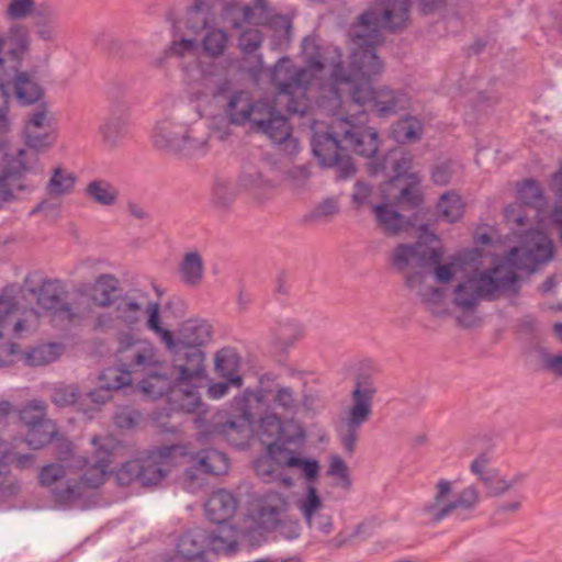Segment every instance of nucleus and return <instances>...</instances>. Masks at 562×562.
<instances>
[{
	"label": "nucleus",
	"instance_id": "obj_1",
	"mask_svg": "<svg viewBox=\"0 0 562 562\" xmlns=\"http://www.w3.org/2000/svg\"><path fill=\"white\" fill-rule=\"evenodd\" d=\"M411 0H375L349 31L352 44L346 68L338 54L333 63L330 80L337 98L351 94L356 86L370 85L384 71V63L376 47L384 43L381 31L391 34L404 31L409 22Z\"/></svg>",
	"mask_w": 562,
	"mask_h": 562
},
{
	"label": "nucleus",
	"instance_id": "obj_2",
	"mask_svg": "<svg viewBox=\"0 0 562 562\" xmlns=\"http://www.w3.org/2000/svg\"><path fill=\"white\" fill-rule=\"evenodd\" d=\"M312 80L313 75L307 69L278 64L271 74V82L277 89L272 102H254L249 92L238 91L229 98L226 114L233 124L244 125L249 122L256 132L267 135L274 143L282 144L290 140L292 127L288 117L277 106H284L289 114H304V99Z\"/></svg>",
	"mask_w": 562,
	"mask_h": 562
},
{
	"label": "nucleus",
	"instance_id": "obj_3",
	"mask_svg": "<svg viewBox=\"0 0 562 562\" xmlns=\"http://www.w3.org/2000/svg\"><path fill=\"white\" fill-rule=\"evenodd\" d=\"M553 247L548 236L540 232H529L520 247L513 248L509 256L491 269L480 270L474 263L469 272L458 280L452 290L453 306L472 314L480 302L492 300L501 291L510 288L518 270L533 272L540 263L551 260Z\"/></svg>",
	"mask_w": 562,
	"mask_h": 562
},
{
	"label": "nucleus",
	"instance_id": "obj_4",
	"mask_svg": "<svg viewBox=\"0 0 562 562\" xmlns=\"http://www.w3.org/2000/svg\"><path fill=\"white\" fill-rule=\"evenodd\" d=\"M211 326L206 323L194 321L184 323L180 337L176 339L179 346L177 349H169L172 355L170 376L154 379L156 394L168 389L169 385L183 390L181 409L188 413L194 412L201 405L198 384L204 375L205 355L199 347L211 339Z\"/></svg>",
	"mask_w": 562,
	"mask_h": 562
},
{
	"label": "nucleus",
	"instance_id": "obj_5",
	"mask_svg": "<svg viewBox=\"0 0 562 562\" xmlns=\"http://www.w3.org/2000/svg\"><path fill=\"white\" fill-rule=\"evenodd\" d=\"M254 404L279 414H294L299 407L297 394L285 385L274 384L245 390L231 401L227 408L214 417V432L233 445L246 438L252 430Z\"/></svg>",
	"mask_w": 562,
	"mask_h": 562
},
{
	"label": "nucleus",
	"instance_id": "obj_6",
	"mask_svg": "<svg viewBox=\"0 0 562 562\" xmlns=\"http://www.w3.org/2000/svg\"><path fill=\"white\" fill-rule=\"evenodd\" d=\"M91 442L95 447L93 461L79 481L58 463L45 465L41 470L40 483L49 490L56 502L66 504L78 499L86 488H97L102 485L111 473L110 465L114 456L113 439L94 436Z\"/></svg>",
	"mask_w": 562,
	"mask_h": 562
},
{
	"label": "nucleus",
	"instance_id": "obj_7",
	"mask_svg": "<svg viewBox=\"0 0 562 562\" xmlns=\"http://www.w3.org/2000/svg\"><path fill=\"white\" fill-rule=\"evenodd\" d=\"M341 124L344 145L358 156L368 158L369 176H376L392 170L394 176H419L412 153L402 147L390 149L385 155L378 156L381 139L374 127L357 124L347 117L336 120Z\"/></svg>",
	"mask_w": 562,
	"mask_h": 562
},
{
	"label": "nucleus",
	"instance_id": "obj_8",
	"mask_svg": "<svg viewBox=\"0 0 562 562\" xmlns=\"http://www.w3.org/2000/svg\"><path fill=\"white\" fill-rule=\"evenodd\" d=\"M120 355L124 361V369L120 370L121 373L127 374L131 379V373H140L145 378L140 381V390L147 397L155 400L167 393H171L172 400L179 403L181 409V403L183 402V390L169 385L168 389L160 393H154L150 390H156L155 378L157 376H170L164 374V363L158 357L156 346L148 339H142L136 337L134 334L125 333L119 336Z\"/></svg>",
	"mask_w": 562,
	"mask_h": 562
},
{
	"label": "nucleus",
	"instance_id": "obj_9",
	"mask_svg": "<svg viewBox=\"0 0 562 562\" xmlns=\"http://www.w3.org/2000/svg\"><path fill=\"white\" fill-rule=\"evenodd\" d=\"M261 417L259 419L258 436L267 443V454L280 467L297 468L304 477L312 482L319 473L321 464L315 459H305L301 452L285 447L286 440L282 439V414L266 411L257 405Z\"/></svg>",
	"mask_w": 562,
	"mask_h": 562
},
{
	"label": "nucleus",
	"instance_id": "obj_10",
	"mask_svg": "<svg viewBox=\"0 0 562 562\" xmlns=\"http://www.w3.org/2000/svg\"><path fill=\"white\" fill-rule=\"evenodd\" d=\"M481 499L476 485L470 484L457 492L454 481L439 479L432 499L424 506L423 513L431 522H440L450 516L464 519L477 508Z\"/></svg>",
	"mask_w": 562,
	"mask_h": 562
},
{
	"label": "nucleus",
	"instance_id": "obj_11",
	"mask_svg": "<svg viewBox=\"0 0 562 562\" xmlns=\"http://www.w3.org/2000/svg\"><path fill=\"white\" fill-rule=\"evenodd\" d=\"M183 454L181 446L162 447L143 459L125 462L115 474L116 481L122 486L134 481L142 485L158 484L175 464V458Z\"/></svg>",
	"mask_w": 562,
	"mask_h": 562
},
{
	"label": "nucleus",
	"instance_id": "obj_12",
	"mask_svg": "<svg viewBox=\"0 0 562 562\" xmlns=\"http://www.w3.org/2000/svg\"><path fill=\"white\" fill-rule=\"evenodd\" d=\"M311 146L314 157L322 167H336L340 176H352L357 172L353 159L344 145L339 122L334 125L314 124Z\"/></svg>",
	"mask_w": 562,
	"mask_h": 562
},
{
	"label": "nucleus",
	"instance_id": "obj_13",
	"mask_svg": "<svg viewBox=\"0 0 562 562\" xmlns=\"http://www.w3.org/2000/svg\"><path fill=\"white\" fill-rule=\"evenodd\" d=\"M376 386L369 376L359 375L355 380L351 392L352 404L346 411L345 417L338 428L340 442L346 451L352 453L358 439V430L369 420Z\"/></svg>",
	"mask_w": 562,
	"mask_h": 562
},
{
	"label": "nucleus",
	"instance_id": "obj_14",
	"mask_svg": "<svg viewBox=\"0 0 562 562\" xmlns=\"http://www.w3.org/2000/svg\"><path fill=\"white\" fill-rule=\"evenodd\" d=\"M25 144L29 149L21 148L15 155H5L4 167L0 176H23L25 173H43L38 161V153L45 151L56 140L55 133L46 126L44 130L25 131Z\"/></svg>",
	"mask_w": 562,
	"mask_h": 562
},
{
	"label": "nucleus",
	"instance_id": "obj_15",
	"mask_svg": "<svg viewBox=\"0 0 562 562\" xmlns=\"http://www.w3.org/2000/svg\"><path fill=\"white\" fill-rule=\"evenodd\" d=\"M443 254L442 247H432L420 258L422 266H434V278L441 284L450 283L459 274L464 276L474 263H482V252L479 249L460 251L441 262Z\"/></svg>",
	"mask_w": 562,
	"mask_h": 562
},
{
	"label": "nucleus",
	"instance_id": "obj_16",
	"mask_svg": "<svg viewBox=\"0 0 562 562\" xmlns=\"http://www.w3.org/2000/svg\"><path fill=\"white\" fill-rule=\"evenodd\" d=\"M113 313H101L94 319V328L105 330L124 326L136 327L144 315V304L128 294L117 296L112 305Z\"/></svg>",
	"mask_w": 562,
	"mask_h": 562
},
{
	"label": "nucleus",
	"instance_id": "obj_17",
	"mask_svg": "<svg viewBox=\"0 0 562 562\" xmlns=\"http://www.w3.org/2000/svg\"><path fill=\"white\" fill-rule=\"evenodd\" d=\"M296 507L310 529L324 535L333 531V516L314 485H308L297 497Z\"/></svg>",
	"mask_w": 562,
	"mask_h": 562
},
{
	"label": "nucleus",
	"instance_id": "obj_18",
	"mask_svg": "<svg viewBox=\"0 0 562 562\" xmlns=\"http://www.w3.org/2000/svg\"><path fill=\"white\" fill-rule=\"evenodd\" d=\"M154 143L160 149H167L175 153H192L201 148L203 142L193 139L190 131L171 120L160 121L154 132Z\"/></svg>",
	"mask_w": 562,
	"mask_h": 562
},
{
	"label": "nucleus",
	"instance_id": "obj_19",
	"mask_svg": "<svg viewBox=\"0 0 562 562\" xmlns=\"http://www.w3.org/2000/svg\"><path fill=\"white\" fill-rule=\"evenodd\" d=\"M350 100L361 108L370 109L379 116L394 114L398 106V97L394 90L383 87L374 89L372 83L356 86L348 95Z\"/></svg>",
	"mask_w": 562,
	"mask_h": 562
},
{
	"label": "nucleus",
	"instance_id": "obj_20",
	"mask_svg": "<svg viewBox=\"0 0 562 562\" xmlns=\"http://www.w3.org/2000/svg\"><path fill=\"white\" fill-rule=\"evenodd\" d=\"M209 551L207 532L194 528L179 538L175 553L164 562H207Z\"/></svg>",
	"mask_w": 562,
	"mask_h": 562
},
{
	"label": "nucleus",
	"instance_id": "obj_21",
	"mask_svg": "<svg viewBox=\"0 0 562 562\" xmlns=\"http://www.w3.org/2000/svg\"><path fill=\"white\" fill-rule=\"evenodd\" d=\"M395 180L396 178H390L383 186H378L370 178H356L351 191L352 209L356 211L363 207L373 210L382 200L390 196L392 188L397 187Z\"/></svg>",
	"mask_w": 562,
	"mask_h": 562
},
{
	"label": "nucleus",
	"instance_id": "obj_22",
	"mask_svg": "<svg viewBox=\"0 0 562 562\" xmlns=\"http://www.w3.org/2000/svg\"><path fill=\"white\" fill-rule=\"evenodd\" d=\"M427 274L425 272H413L406 277V285L414 292L426 308L434 315L446 313V293L445 290L427 285L425 283Z\"/></svg>",
	"mask_w": 562,
	"mask_h": 562
},
{
	"label": "nucleus",
	"instance_id": "obj_23",
	"mask_svg": "<svg viewBox=\"0 0 562 562\" xmlns=\"http://www.w3.org/2000/svg\"><path fill=\"white\" fill-rule=\"evenodd\" d=\"M290 503L288 497L274 491L265 493L259 501L258 525L266 530L277 529L283 521Z\"/></svg>",
	"mask_w": 562,
	"mask_h": 562
},
{
	"label": "nucleus",
	"instance_id": "obj_24",
	"mask_svg": "<svg viewBox=\"0 0 562 562\" xmlns=\"http://www.w3.org/2000/svg\"><path fill=\"white\" fill-rule=\"evenodd\" d=\"M12 307L11 300L0 295V367L11 364L16 356V346L4 337L7 327L12 325L15 335H20L26 328L24 321L13 319Z\"/></svg>",
	"mask_w": 562,
	"mask_h": 562
},
{
	"label": "nucleus",
	"instance_id": "obj_25",
	"mask_svg": "<svg viewBox=\"0 0 562 562\" xmlns=\"http://www.w3.org/2000/svg\"><path fill=\"white\" fill-rule=\"evenodd\" d=\"M103 382L98 389L89 392L81 401V405H95L94 408L105 404L112 397L113 390H120L131 383L127 374L121 373L120 369L109 368L101 374Z\"/></svg>",
	"mask_w": 562,
	"mask_h": 562
},
{
	"label": "nucleus",
	"instance_id": "obj_26",
	"mask_svg": "<svg viewBox=\"0 0 562 562\" xmlns=\"http://www.w3.org/2000/svg\"><path fill=\"white\" fill-rule=\"evenodd\" d=\"M237 507V498L226 490L213 492L204 505L206 518L217 525L228 521L235 515Z\"/></svg>",
	"mask_w": 562,
	"mask_h": 562
},
{
	"label": "nucleus",
	"instance_id": "obj_27",
	"mask_svg": "<svg viewBox=\"0 0 562 562\" xmlns=\"http://www.w3.org/2000/svg\"><path fill=\"white\" fill-rule=\"evenodd\" d=\"M392 198L393 193H390V196L375 205L372 212L374 214L376 225L383 231V233L390 236H395L406 231L411 226V223L404 215L391 206L390 203L393 202Z\"/></svg>",
	"mask_w": 562,
	"mask_h": 562
},
{
	"label": "nucleus",
	"instance_id": "obj_28",
	"mask_svg": "<svg viewBox=\"0 0 562 562\" xmlns=\"http://www.w3.org/2000/svg\"><path fill=\"white\" fill-rule=\"evenodd\" d=\"M128 111L123 105H116L104 124L100 127L103 140L110 147L127 134Z\"/></svg>",
	"mask_w": 562,
	"mask_h": 562
},
{
	"label": "nucleus",
	"instance_id": "obj_29",
	"mask_svg": "<svg viewBox=\"0 0 562 562\" xmlns=\"http://www.w3.org/2000/svg\"><path fill=\"white\" fill-rule=\"evenodd\" d=\"M240 536L239 529L222 524L213 532H207L209 549L215 553L232 554L237 550Z\"/></svg>",
	"mask_w": 562,
	"mask_h": 562
},
{
	"label": "nucleus",
	"instance_id": "obj_30",
	"mask_svg": "<svg viewBox=\"0 0 562 562\" xmlns=\"http://www.w3.org/2000/svg\"><path fill=\"white\" fill-rule=\"evenodd\" d=\"M7 42L11 45L8 49V56L10 60L14 63L13 69L18 71L31 46L30 34L26 26L21 24L11 26Z\"/></svg>",
	"mask_w": 562,
	"mask_h": 562
},
{
	"label": "nucleus",
	"instance_id": "obj_31",
	"mask_svg": "<svg viewBox=\"0 0 562 562\" xmlns=\"http://www.w3.org/2000/svg\"><path fill=\"white\" fill-rule=\"evenodd\" d=\"M13 88L15 98L21 105L34 104L44 95V89L27 71H20L14 76Z\"/></svg>",
	"mask_w": 562,
	"mask_h": 562
},
{
	"label": "nucleus",
	"instance_id": "obj_32",
	"mask_svg": "<svg viewBox=\"0 0 562 562\" xmlns=\"http://www.w3.org/2000/svg\"><path fill=\"white\" fill-rule=\"evenodd\" d=\"M181 282L190 288L199 286L204 278V261L200 252L189 251L184 254L179 265Z\"/></svg>",
	"mask_w": 562,
	"mask_h": 562
},
{
	"label": "nucleus",
	"instance_id": "obj_33",
	"mask_svg": "<svg viewBox=\"0 0 562 562\" xmlns=\"http://www.w3.org/2000/svg\"><path fill=\"white\" fill-rule=\"evenodd\" d=\"M240 358L234 349H222L215 355L216 372L229 380L235 387L243 385V378L238 374Z\"/></svg>",
	"mask_w": 562,
	"mask_h": 562
},
{
	"label": "nucleus",
	"instance_id": "obj_34",
	"mask_svg": "<svg viewBox=\"0 0 562 562\" xmlns=\"http://www.w3.org/2000/svg\"><path fill=\"white\" fill-rule=\"evenodd\" d=\"M239 186L240 189L259 201L272 198L282 189L281 182L274 178H239Z\"/></svg>",
	"mask_w": 562,
	"mask_h": 562
},
{
	"label": "nucleus",
	"instance_id": "obj_35",
	"mask_svg": "<svg viewBox=\"0 0 562 562\" xmlns=\"http://www.w3.org/2000/svg\"><path fill=\"white\" fill-rule=\"evenodd\" d=\"M391 135L398 144L415 143L423 136V123L415 116L405 115L392 124Z\"/></svg>",
	"mask_w": 562,
	"mask_h": 562
},
{
	"label": "nucleus",
	"instance_id": "obj_36",
	"mask_svg": "<svg viewBox=\"0 0 562 562\" xmlns=\"http://www.w3.org/2000/svg\"><path fill=\"white\" fill-rule=\"evenodd\" d=\"M144 314L147 315L146 327L153 331L160 341L166 346V349H177L179 345L171 330L164 328L160 323V305L157 302H149L144 306Z\"/></svg>",
	"mask_w": 562,
	"mask_h": 562
},
{
	"label": "nucleus",
	"instance_id": "obj_37",
	"mask_svg": "<svg viewBox=\"0 0 562 562\" xmlns=\"http://www.w3.org/2000/svg\"><path fill=\"white\" fill-rule=\"evenodd\" d=\"M341 206L338 196H327L322 199L314 207L304 215V223H329L340 214Z\"/></svg>",
	"mask_w": 562,
	"mask_h": 562
},
{
	"label": "nucleus",
	"instance_id": "obj_38",
	"mask_svg": "<svg viewBox=\"0 0 562 562\" xmlns=\"http://www.w3.org/2000/svg\"><path fill=\"white\" fill-rule=\"evenodd\" d=\"M239 180L232 181L229 178H216L212 186L211 200L214 206L224 210L229 207L238 193Z\"/></svg>",
	"mask_w": 562,
	"mask_h": 562
},
{
	"label": "nucleus",
	"instance_id": "obj_39",
	"mask_svg": "<svg viewBox=\"0 0 562 562\" xmlns=\"http://www.w3.org/2000/svg\"><path fill=\"white\" fill-rule=\"evenodd\" d=\"M33 22L37 36L45 42H53L56 38L58 23L57 13L49 7H42L33 14Z\"/></svg>",
	"mask_w": 562,
	"mask_h": 562
},
{
	"label": "nucleus",
	"instance_id": "obj_40",
	"mask_svg": "<svg viewBox=\"0 0 562 562\" xmlns=\"http://www.w3.org/2000/svg\"><path fill=\"white\" fill-rule=\"evenodd\" d=\"M119 289V281L111 274L98 277L92 294L93 303L99 307L112 306L115 302L114 293Z\"/></svg>",
	"mask_w": 562,
	"mask_h": 562
},
{
	"label": "nucleus",
	"instance_id": "obj_41",
	"mask_svg": "<svg viewBox=\"0 0 562 562\" xmlns=\"http://www.w3.org/2000/svg\"><path fill=\"white\" fill-rule=\"evenodd\" d=\"M526 473L522 472H516L508 475H498L496 471L493 475V479H491V481L484 486L488 496L499 497L522 484L526 480Z\"/></svg>",
	"mask_w": 562,
	"mask_h": 562
},
{
	"label": "nucleus",
	"instance_id": "obj_42",
	"mask_svg": "<svg viewBox=\"0 0 562 562\" xmlns=\"http://www.w3.org/2000/svg\"><path fill=\"white\" fill-rule=\"evenodd\" d=\"M38 302L44 308L52 311L53 321H75L83 316V312L77 306L63 303L55 296L46 297L42 294Z\"/></svg>",
	"mask_w": 562,
	"mask_h": 562
},
{
	"label": "nucleus",
	"instance_id": "obj_43",
	"mask_svg": "<svg viewBox=\"0 0 562 562\" xmlns=\"http://www.w3.org/2000/svg\"><path fill=\"white\" fill-rule=\"evenodd\" d=\"M198 470L203 473L221 475L228 470L226 456L216 450H207L196 456Z\"/></svg>",
	"mask_w": 562,
	"mask_h": 562
},
{
	"label": "nucleus",
	"instance_id": "obj_44",
	"mask_svg": "<svg viewBox=\"0 0 562 562\" xmlns=\"http://www.w3.org/2000/svg\"><path fill=\"white\" fill-rule=\"evenodd\" d=\"M437 206L440 215L449 223L458 222L464 213V203L454 191L441 194Z\"/></svg>",
	"mask_w": 562,
	"mask_h": 562
},
{
	"label": "nucleus",
	"instance_id": "obj_45",
	"mask_svg": "<svg viewBox=\"0 0 562 562\" xmlns=\"http://www.w3.org/2000/svg\"><path fill=\"white\" fill-rule=\"evenodd\" d=\"M401 178H396L397 187L391 189L393 193L392 201L403 209H414L423 203V194L416 183L403 187L400 183Z\"/></svg>",
	"mask_w": 562,
	"mask_h": 562
},
{
	"label": "nucleus",
	"instance_id": "obj_46",
	"mask_svg": "<svg viewBox=\"0 0 562 562\" xmlns=\"http://www.w3.org/2000/svg\"><path fill=\"white\" fill-rule=\"evenodd\" d=\"M227 44L228 34L222 29L209 30L201 42L204 54L210 58L221 57L225 53Z\"/></svg>",
	"mask_w": 562,
	"mask_h": 562
},
{
	"label": "nucleus",
	"instance_id": "obj_47",
	"mask_svg": "<svg viewBox=\"0 0 562 562\" xmlns=\"http://www.w3.org/2000/svg\"><path fill=\"white\" fill-rule=\"evenodd\" d=\"M63 352L59 344H45L33 348L25 355V362L30 366H46L56 361Z\"/></svg>",
	"mask_w": 562,
	"mask_h": 562
},
{
	"label": "nucleus",
	"instance_id": "obj_48",
	"mask_svg": "<svg viewBox=\"0 0 562 562\" xmlns=\"http://www.w3.org/2000/svg\"><path fill=\"white\" fill-rule=\"evenodd\" d=\"M277 467L278 464L268 456V458L258 459L255 462V471L257 475L267 483L270 482H281L288 487L293 486V480L290 476L283 475L277 469H274L273 464ZM279 468H281L279 465Z\"/></svg>",
	"mask_w": 562,
	"mask_h": 562
},
{
	"label": "nucleus",
	"instance_id": "obj_49",
	"mask_svg": "<svg viewBox=\"0 0 562 562\" xmlns=\"http://www.w3.org/2000/svg\"><path fill=\"white\" fill-rule=\"evenodd\" d=\"M56 435V425L52 420H46L29 429L25 441L29 447L40 449L49 443Z\"/></svg>",
	"mask_w": 562,
	"mask_h": 562
},
{
	"label": "nucleus",
	"instance_id": "obj_50",
	"mask_svg": "<svg viewBox=\"0 0 562 562\" xmlns=\"http://www.w3.org/2000/svg\"><path fill=\"white\" fill-rule=\"evenodd\" d=\"M326 474L333 477L335 480V485L342 490L347 491L352 485L348 465L342 458L337 454L329 457V464Z\"/></svg>",
	"mask_w": 562,
	"mask_h": 562
},
{
	"label": "nucleus",
	"instance_id": "obj_51",
	"mask_svg": "<svg viewBox=\"0 0 562 562\" xmlns=\"http://www.w3.org/2000/svg\"><path fill=\"white\" fill-rule=\"evenodd\" d=\"M420 244L416 243L414 245H407V244H401L397 247L394 248L391 257L392 265L398 269L404 270L406 269L411 262L419 257L422 258L423 252H419Z\"/></svg>",
	"mask_w": 562,
	"mask_h": 562
},
{
	"label": "nucleus",
	"instance_id": "obj_52",
	"mask_svg": "<svg viewBox=\"0 0 562 562\" xmlns=\"http://www.w3.org/2000/svg\"><path fill=\"white\" fill-rule=\"evenodd\" d=\"M87 194L102 205H111L116 200L117 191L103 180H94L87 187Z\"/></svg>",
	"mask_w": 562,
	"mask_h": 562
},
{
	"label": "nucleus",
	"instance_id": "obj_53",
	"mask_svg": "<svg viewBox=\"0 0 562 562\" xmlns=\"http://www.w3.org/2000/svg\"><path fill=\"white\" fill-rule=\"evenodd\" d=\"M492 461L491 453L487 451L479 453L470 463L469 470L483 485L493 479L496 470L490 467Z\"/></svg>",
	"mask_w": 562,
	"mask_h": 562
},
{
	"label": "nucleus",
	"instance_id": "obj_54",
	"mask_svg": "<svg viewBox=\"0 0 562 562\" xmlns=\"http://www.w3.org/2000/svg\"><path fill=\"white\" fill-rule=\"evenodd\" d=\"M46 405L42 401H31L20 412V418L29 429L46 422Z\"/></svg>",
	"mask_w": 562,
	"mask_h": 562
},
{
	"label": "nucleus",
	"instance_id": "obj_55",
	"mask_svg": "<svg viewBox=\"0 0 562 562\" xmlns=\"http://www.w3.org/2000/svg\"><path fill=\"white\" fill-rule=\"evenodd\" d=\"M303 327L295 321H285L278 325L276 336L280 345L292 346L303 336Z\"/></svg>",
	"mask_w": 562,
	"mask_h": 562
},
{
	"label": "nucleus",
	"instance_id": "obj_56",
	"mask_svg": "<svg viewBox=\"0 0 562 562\" xmlns=\"http://www.w3.org/2000/svg\"><path fill=\"white\" fill-rule=\"evenodd\" d=\"M36 10L35 0H11L5 10V16L12 21L23 20L33 16Z\"/></svg>",
	"mask_w": 562,
	"mask_h": 562
},
{
	"label": "nucleus",
	"instance_id": "obj_57",
	"mask_svg": "<svg viewBox=\"0 0 562 562\" xmlns=\"http://www.w3.org/2000/svg\"><path fill=\"white\" fill-rule=\"evenodd\" d=\"M262 41V33L258 29H246L238 37V48L245 55H251L261 46Z\"/></svg>",
	"mask_w": 562,
	"mask_h": 562
},
{
	"label": "nucleus",
	"instance_id": "obj_58",
	"mask_svg": "<svg viewBox=\"0 0 562 562\" xmlns=\"http://www.w3.org/2000/svg\"><path fill=\"white\" fill-rule=\"evenodd\" d=\"M199 49V42L195 38H180L170 43L165 50L166 56L183 57L187 54L193 55Z\"/></svg>",
	"mask_w": 562,
	"mask_h": 562
},
{
	"label": "nucleus",
	"instance_id": "obj_59",
	"mask_svg": "<svg viewBox=\"0 0 562 562\" xmlns=\"http://www.w3.org/2000/svg\"><path fill=\"white\" fill-rule=\"evenodd\" d=\"M79 398L78 387L75 385H63L54 390L52 401L58 407H67L77 403Z\"/></svg>",
	"mask_w": 562,
	"mask_h": 562
},
{
	"label": "nucleus",
	"instance_id": "obj_60",
	"mask_svg": "<svg viewBox=\"0 0 562 562\" xmlns=\"http://www.w3.org/2000/svg\"><path fill=\"white\" fill-rule=\"evenodd\" d=\"M463 172V165L453 158L440 156L437 158L431 176H452Z\"/></svg>",
	"mask_w": 562,
	"mask_h": 562
},
{
	"label": "nucleus",
	"instance_id": "obj_61",
	"mask_svg": "<svg viewBox=\"0 0 562 562\" xmlns=\"http://www.w3.org/2000/svg\"><path fill=\"white\" fill-rule=\"evenodd\" d=\"M519 194L521 200L527 204L539 206L542 201V193L532 179H528L524 182L522 187L519 189Z\"/></svg>",
	"mask_w": 562,
	"mask_h": 562
},
{
	"label": "nucleus",
	"instance_id": "obj_62",
	"mask_svg": "<svg viewBox=\"0 0 562 562\" xmlns=\"http://www.w3.org/2000/svg\"><path fill=\"white\" fill-rule=\"evenodd\" d=\"M524 499L522 494L515 492L507 499L496 505L495 513L497 515H514L520 510Z\"/></svg>",
	"mask_w": 562,
	"mask_h": 562
},
{
	"label": "nucleus",
	"instance_id": "obj_63",
	"mask_svg": "<svg viewBox=\"0 0 562 562\" xmlns=\"http://www.w3.org/2000/svg\"><path fill=\"white\" fill-rule=\"evenodd\" d=\"M75 187V178H50L46 189L49 195L59 196L70 193Z\"/></svg>",
	"mask_w": 562,
	"mask_h": 562
},
{
	"label": "nucleus",
	"instance_id": "obj_64",
	"mask_svg": "<svg viewBox=\"0 0 562 562\" xmlns=\"http://www.w3.org/2000/svg\"><path fill=\"white\" fill-rule=\"evenodd\" d=\"M540 361L543 368L550 373L562 376V355L540 351Z\"/></svg>",
	"mask_w": 562,
	"mask_h": 562
}]
</instances>
